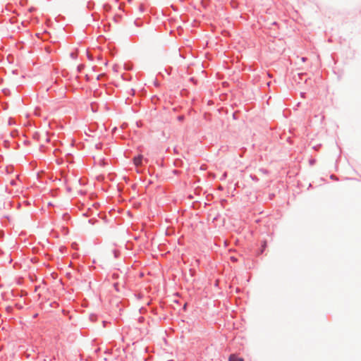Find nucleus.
I'll list each match as a JSON object with an SVG mask.
<instances>
[{
  "label": "nucleus",
  "instance_id": "nucleus-1",
  "mask_svg": "<svg viewBox=\"0 0 361 361\" xmlns=\"http://www.w3.org/2000/svg\"><path fill=\"white\" fill-rule=\"evenodd\" d=\"M143 157L142 155H138L133 159V163L136 166L141 165Z\"/></svg>",
  "mask_w": 361,
  "mask_h": 361
},
{
  "label": "nucleus",
  "instance_id": "nucleus-5",
  "mask_svg": "<svg viewBox=\"0 0 361 361\" xmlns=\"http://www.w3.org/2000/svg\"><path fill=\"white\" fill-rule=\"evenodd\" d=\"M103 75H99L98 77H97V79L99 80Z\"/></svg>",
  "mask_w": 361,
  "mask_h": 361
},
{
  "label": "nucleus",
  "instance_id": "nucleus-3",
  "mask_svg": "<svg viewBox=\"0 0 361 361\" xmlns=\"http://www.w3.org/2000/svg\"><path fill=\"white\" fill-rule=\"evenodd\" d=\"M114 287H115L116 290H118V283H115L114 284Z\"/></svg>",
  "mask_w": 361,
  "mask_h": 361
},
{
  "label": "nucleus",
  "instance_id": "nucleus-2",
  "mask_svg": "<svg viewBox=\"0 0 361 361\" xmlns=\"http://www.w3.org/2000/svg\"><path fill=\"white\" fill-rule=\"evenodd\" d=\"M229 361H244L243 358L238 357L235 354H232L229 356Z\"/></svg>",
  "mask_w": 361,
  "mask_h": 361
},
{
  "label": "nucleus",
  "instance_id": "nucleus-4",
  "mask_svg": "<svg viewBox=\"0 0 361 361\" xmlns=\"http://www.w3.org/2000/svg\"><path fill=\"white\" fill-rule=\"evenodd\" d=\"M87 54L88 58L90 59H92V56H91V55L88 52L87 53Z\"/></svg>",
  "mask_w": 361,
  "mask_h": 361
}]
</instances>
